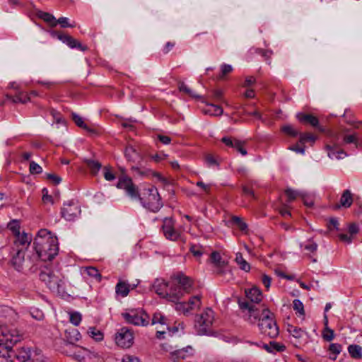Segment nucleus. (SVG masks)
<instances>
[{
    "instance_id": "4c0bfd02",
    "label": "nucleus",
    "mask_w": 362,
    "mask_h": 362,
    "mask_svg": "<svg viewBox=\"0 0 362 362\" xmlns=\"http://www.w3.org/2000/svg\"><path fill=\"white\" fill-rule=\"evenodd\" d=\"M37 16L40 18L42 19L45 22L49 23V25L52 27H54L53 25V23H55L56 19L52 14H51L49 13L44 12V11H40L38 13Z\"/></svg>"
},
{
    "instance_id": "1a4fd4ad",
    "label": "nucleus",
    "mask_w": 362,
    "mask_h": 362,
    "mask_svg": "<svg viewBox=\"0 0 362 362\" xmlns=\"http://www.w3.org/2000/svg\"><path fill=\"white\" fill-rule=\"evenodd\" d=\"M21 339L16 330H8L4 326L0 327V343L7 346L8 350H12L13 345L20 341Z\"/></svg>"
},
{
    "instance_id": "ddd939ff",
    "label": "nucleus",
    "mask_w": 362,
    "mask_h": 362,
    "mask_svg": "<svg viewBox=\"0 0 362 362\" xmlns=\"http://www.w3.org/2000/svg\"><path fill=\"white\" fill-rule=\"evenodd\" d=\"M53 37H57L59 40L62 41L64 43H66L71 48H77L83 52L86 51L88 49V47L86 45H83L79 41L74 39L69 35L64 34L62 32L58 31H52L51 33Z\"/></svg>"
},
{
    "instance_id": "09e8293b",
    "label": "nucleus",
    "mask_w": 362,
    "mask_h": 362,
    "mask_svg": "<svg viewBox=\"0 0 362 362\" xmlns=\"http://www.w3.org/2000/svg\"><path fill=\"white\" fill-rule=\"evenodd\" d=\"M322 337L327 341H332L334 337V331L329 327H325L322 333Z\"/></svg>"
},
{
    "instance_id": "0e129e2a",
    "label": "nucleus",
    "mask_w": 362,
    "mask_h": 362,
    "mask_svg": "<svg viewBox=\"0 0 362 362\" xmlns=\"http://www.w3.org/2000/svg\"><path fill=\"white\" fill-rule=\"evenodd\" d=\"M300 197H302L303 204L305 206H307L308 207H312L313 206L314 201L312 197H310L306 194H300Z\"/></svg>"
},
{
    "instance_id": "e433bc0d",
    "label": "nucleus",
    "mask_w": 362,
    "mask_h": 362,
    "mask_svg": "<svg viewBox=\"0 0 362 362\" xmlns=\"http://www.w3.org/2000/svg\"><path fill=\"white\" fill-rule=\"evenodd\" d=\"M231 222L236 225L241 231L247 232V225L240 217L233 216L231 218Z\"/></svg>"
},
{
    "instance_id": "f257e3e1",
    "label": "nucleus",
    "mask_w": 362,
    "mask_h": 362,
    "mask_svg": "<svg viewBox=\"0 0 362 362\" xmlns=\"http://www.w3.org/2000/svg\"><path fill=\"white\" fill-rule=\"evenodd\" d=\"M242 310H247L249 315L247 320L251 324L258 322V327L261 333L269 338L274 339L279 335V327L274 320V314L269 308L262 305V310L256 305H250L247 300H238Z\"/></svg>"
},
{
    "instance_id": "69168bd1",
    "label": "nucleus",
    "mask_w": 362,
    "mask_h": 362,
    "mask_svg": "<svg viewBox=\"0 0 362 362\" xmlns=\"http://www.w3.org/2000/svg\"><path fill=\"white\" fill-rule=\"evenodd\" d=\"M329 350L332 354H339L341 351V345L339 344H331Z\"/></svg>"
},
{
    "instance_id": "6e6552de",
    "label": "nucleus",
    "mask_w": 362,
    "mask_h": 362,
    "mask_svg": "<svg viewBox=\"0 0 362 362\" xmlns=\"http://www.w3.org/2000/svg\"><path fill=\"white\" fill-rule=\"evenodd\" d=\"M117 187L123 189L126 191L127 194L134 199H139L143 202V199L140 197L138 187L133 183L132 180L123 175L119 177Z\"/></svg>"
},
{
    "instance_id": "2f4dec72",
    "label": "nucleus",
    "mask_w": 362,
    "mask_h": 362,
    "mask_svg": "<svg viewBox=\"0 0 362 362\" xmlns=\"http://www.w3.org/2000/svg\"><path fill=\"white\" fill-rule=\"evenodd\" d=\"M263 348L268 352H273L274 350L276 351H284L286 346L280 344L276 341H270L269 344H263Z\"/></svg>"
},
{
    "instance_id": "603ef678",
    "label": "nucleus",
    "mask_w": 362,
    "mask_h": 362,
    "mask_svg": "<svg viewBox=\"0 0 362 362\" xmlns=\"http://www.w3.org/2000/svg\"><path fill=\"white\" fill-rule=\"evenodd\" d=\"M49 112L57 124H62L64 122V119L62 118L60 112L53 108H51Z\"/></svg>"
},
{
    "instance_id": "0eeeda50",
    "label": "nucleus",
    "mask_w": 362,
    "mask_h": 362,
    "mask_svg": "<svg viewBox=\"0 0 362 362\" xmlns=\"http://www.w3.org/2000/svg\"><path fill=\"white\" fill-rule=\"evenodd\" d=\"M125 320L134 325L146 326L149 322V316L143 310H132L129 313L122 314Z\"/></svg>"
},
{
    "instance_id": "9d476101",
    "label": "nucleus",
    "mask_w": 362,
    "mask_h": 362,
    "mask_svg": "<svg viewBox=\"0 0 362 362\" xmlns=\"http://www.w3.org/2000/svg\"><path fill=\"white\" fill-rule=\"evenodd\" d=\"M81 214V207L78 202L74 200L65 203L61 209L62 217L66 221H74Z\"/></svg>"
},
{
    "instance_id": "052dcab7",
    "label": "nucleus",
    "mask_w": 362,
    "mask_h": 362,
    "mask_svg": "<svg viewBox=\"0 0 362 362\" xmlns=\"http://www.w3.org/2000/svg\"><path fill=\"white\" fill-rule=\"evenodd\" d=\"M285 194L288 197V202H291L296 199L297 196H300L301 194L298 193L297 192L291 189H287L285 191Z\"/></svg>"
},
{
    "instance_id": "3c124183",
    "label": "nucleus",
    "mask_w": 362,
    "mask_h": 362,
    "mask_svg": "<svg viewBox=\"0 0 362 362\" xmlns=\"http://www.w3.org/2000/svg\"><path fill=\"white\" fill-rule=\"evenodd\" d=\"M29 170H30V173L33 175L40 174L42 172V167L40 166L37 163H36L34 161H31L30 163Z\"/></svg>"
},
{
    "instance_id": "13d9d810",
    "label": "nucleus",
    "mask_w": 362,
    "mask_h": 362,
    "mask_svg": "<svg viewBox=\"0 0 362 362\" xmlns=\"http://www.w3.org/2000/svg\"><path fill=\"white\" fill-rule=\"evenodd\" d=\"M194 257H201L203 254L202 247L200 245H192L189 249Z\"/></svg>"
},
{
    "instance_id": "c85d7f7f",
    "label": "nucleus",
    "mask_w": 362,
    "mask_h": 362,
    "mask_svg": "<svg viewBox=\"0 0 362 362\" xmlns=\"http://www.w3.org/2000/svg\"><path fill=\"white\" fill-rule=\"evenodd\" d=\"M6 98L11 100L13 103H21L25 104L30 100V96L27 93H24L23 92H20L14 96L6 95Z\"/></svg>"
},
{
    "instance_id": "79ce46f5",
    "label": "nucleus",
    "mask_w": 362,
    "mask_h": 362,
    "mask_svg": "<svg viewBox=\"0 0 362 362\" xmlns=\"http://www.w3.org/2000/svg\"><path fill=\"white\" fill-rule=\"evenodd\" d=\"M17 240L16 243H18L21 246H24L27 245L28 246L30 245L31 242V238L26 233L23 234H17Z\"/></svg>"
},
{
    "instance_id": "39448f33",
    "label": "nucleus",
    "mask_w": 362,
    "mask_h": 362,
    "mask_svg": "<svg viewBox=\"0 0 362 362\" xmlns=\"http://www.w3.org/2000/svg\"><path fill=\"white\" fill-rule=\"evenodd\" d=\"M40 279L46 284L50 290L59 292L60 284L62 280V274L59 272H55L49 268H45L40 272Z\"/></svg>"
},
{
    "instance_id": "58836bf2",
    "label": "nucleus",
    "mask_w": 362,
    "mask_h": 362,
    "mask_svg": "<svg viewBox=\"0 0 362 362\" xmlns=\"http://www.w3.org/2000/svg\"><path fill=\"white\" fill-rule=\"evenodd\" d=\"M88 334L91 338L94 339L97 341H102L103 339V333L94 327L89 328Z\"/></svg>"
},
{
    "instance_id": "6e6d98bb",
    "label": "nucleus",
    "mask_w": 362,
    "mask_h": 362,
    "mask_svg": "<svg viewBox=\"0 0 362 362\" xmlns=\"http://www.w3.org/2000/svg\"><path fill=\"white\" fill-rule=\"evenodd\" d=\"M358 137L356 134H346L343 137V141L345 144H354L356 146Z\"/></svg>"
},
{
    "instance_id": "49530a36",
    "label": "nucleus",
    "mask_w": 362,
    "mask_h": 362,
    "mask_svg": "<svg viewBox=\"0 0 362 362\" xmlns=\"http://www.w3.org/2000/svg\"><path fill=\"white\" fill-rule=\"evenodd\" d=\"M81 315L78 312L70 313V322L75 326H78L81 321Z\"/></svg>"
},
{
    "instance_id": "9b49d317",
    "label": "nucleus",
    "mask_w": 362,
    "mask_h": 362,
    "mask_svg": "<svg viewBox=\"0 0 362 362\" xmlns=\"http://www.w3.org/2000/svg\"><path fill=\"white\" fill-rule=\"evenodd\" d=\"M115 342L122 348H129L134 343L132 331L127 327L121 328L115 336Z\"/></svg>"
},
{
    "instance_id": "680f3d73",
    "label": "nucleus",
    "mask_w": 362,
    "mask_h": 362,
    "mask_svg": "<svg viewBox=\"0 0 362 362\" xmlns=\"http://www.w3.org/2000/svg\"><path fill=\"white\" fill-rule=\"evenodd\" d=\"M204 160L209 166L219 165L218 162L216 160V159L212 154H206L205 156Z\"/></svg>"
},
{
    "instance_id": "4d7b16f0",
    "label": "nucleus",
    "mask_w": 362,
    "mask_h": 362,
    "mask_svg": "<svg viewBox=\"0 0 362 362\" xmlns=\"http://www.w3.org/2000/svg\"><path fill=\"white\" fill-rule=\"evenodd\" d=\"M104 177L107 181H112L115 179V174L110 170V166L104 167Z\"/></svg>"
},
{
    "instance_id": "bf43d9fd",
    "label": "nucleus",
    "mask_w": 362,
    "mask_h": 362,
    "mask_svg": "<svg viewBox=\"0 0 362 362\" xmlns=\"http://www.w3.org/2000/svg\"><path fill=\"white\" fill-rule=\"evenodd\" d=\"M233 71V68L229 64H223L221 66V72L218 76L219 79H223L226 75L230 73Z\"/></svg>"
},
{
    "instance_id": "4be33fe9",
    "label": "nucleus",
    "mask_w": 362,
    "mask_h": 362,
    "mask_svg": "<svg viewBox=\"0 0 362 362\" xmlns=\"http://www.w3.org/2000/svg\"><path fill=\"white\" fill-rule=\"evenodd\" d=\"M325 148L327 151L329 158L332 159H341L346 156V153L343 149L339 148L335 145L331 146L329 144H327Z\"/></svg>"
},
{
    "instance_id": "c756f323",
    "label": "nucleus",
    "mask_w": 362,
    "mask_h": 362,
    "mask_svg": "<svg viewBox=\"0 0 362 362\" xmlns=\"http://www.w3.org/2000/svg\"><path fill=\"white\" fill-rule=\"evenodd\" d=\"M317 137L312 133H300L299 135V144L305 146L306 143H310L313 145Z\"/></svg>"
},
{
    "instance_id": "b1692460",
    "label": "nucleus",
    "mask_w": 362,
    "mask_h": 362,
    "mask_svg": "<svg viewBox=\"0 0 362 362\" xmlns=\"http://www.w3.org/2000/svg\"><path fill=\"white\" fill-rule=\"evenodd\" d=\"M210 259L215 267L218 268L216 273L218 274H223V268L226 266V262L222 259L220 253L217 251H214L211 254Z\"/></svg>"
},
{
    "instance_id": "5fc2aeb1",
    "label": "nucleus",
    "mask_w": 362,
    "mask_h": 362,
    "mask_svg": "<svg viewBox=\"0 0 362 362\" xmlns=\"http://www.w3.org/2000/svg\"><path fill=\"white\" fill-rule=\"evenodd\" d=\"M83 352L86 354V359H95L96 360V362L101 361L98 354L97 353L90 351L86 349H83Z\"/></svg>"
},
{
    "instance_id": "ea45409f",
    "label": "nucleus",
    "mask_w": 362,
    "mask_h": 362,
    "mask_svg": "<svg viewBox=\"0 0 362 362\" xmlns=\"http://www.w3.org/2000/svg\"><path fill=\"white\" fill-rule=\"evenodd\" d=\"M177 300L175 303V309L177 311L182 312L184 314L188 313L190 310H193V307L189 305V303H187L186 302H182L180 303Z\"/></svg>"
},
{
    "instance_id": "8fccbe9b",
    "label": "nucleus",
    "mask_w": 362,
    "mask_h": 362,
    "mask_svg": "<svg viewBox=\"0 0 362 362\" xmlns=\"http://www.w3.org/2000/svg\"><path fill=\"white\" fill-rule=\"evenodd\" d=\"M255 52L261 54L266 61H269L273 54V52L272 50L263 49L260 48L256 49Z\"/></svg>"
},
{
    "instance_id": "393cba45",
    "label": "nucleus",
    "mask_w": 362,
    "mask_h": 362,
    "mask_svg": "<svg viewBox=\"0 0 362 362\" xmlns=\"http://www.w3.org/2000/svg\"><path fill=\"white\" fill-rule=\"evenodd\" d=\"M206 105L209 107L208 108H204L202 110V112L205 115H209L211 116L218 117L223 115V108L218 105H214L213 103H206Z\"/></svg>"
},
{
    "instance_id": "20e7f679",
    "label": "nucleus",
    "mask_w": 362,
    "mask_h": 362,
    "mask_svg": "<svg viewBox=\"0 0 362 362\" xmlns=\"http://www.w3.org/2000/svg\"><path fill=\"white\" fill-rule=\"evenodd\" d=\"M171 280L173 288H176V291H180L179 293L181 294L179 296V300L181 299L185 293H190L192 286V280L189 277L185 276L182 272H178L171 276Z\"/></svg>"
},
{
    "instance_id": "7ed1b4c3",
    "label": "nucleus",
    "mask_w": 362,
    "mask_h": 362,
    "mask_svg": "<svg viewBox=\"0 0 362 362\" xmlns=\"http://www.w3.org/2000/svg\"><path fill=\"white\" fill-rule=\"evenodd\" d=\"M155 292L160 297L166 298L171 302L179 300L181 295L176 288H173L172 284L163 279H156L153 285Z\"/></svg>"
},
{
    "instance_id": "338daca9",
    "label": "nucleus",
    "mask_w": 362,
    "mask_h": 362,
    "mask_svg": "<svg viewBox=\"0 0 362 362\" xmlns=\"http://www.w3.org/2000/svg\"><path fill=\"white\" fill-rule=\"evenodd\" d=\"M9 228L16 234H19L20 226L17 221H13L8 224Z\"/></svg>"
},
{
    "instance_id": "f8f14e48",
    "label": "nucleus",
    "mask_w": 362,
    "mask_h": 362,
    "mask_svg": "<svg viewBox=\"0 0 362 362\" xmlns=\"http://www.w3.org/2000/svg\"><path fill=\"white\" fill-rule=\"evenodd\" d=\"M214 313L211 309L206 308L203 313L197 316L196 323L199 326V332L206 334L207 329L212 325Z\"/></svg>"
},
{
    "instance_id": "f704fd0d",
    "label": "nucleus",
    "mask_w": 362,
    "mask_h": 362,
    "mask_svg": "<svg viewBox=\"0 0 362 362\" xmlns=\"http://www.w3.org/2000/svg\"><path fill=\"white\" fill-rule=\"evenodd\" d=\"M178 89L180 92H183L192 98H202L200 95L195 94L183 81L178 82Z\"/></svg>"
},
{
    "instance_id": "aec40b11",
    "label": "nucleus",
    "mask_w": 362,
    "mask_h": 362,
    "mask_svg": "<svg viewBox=\"0 0 362 362\" xmlns=\"http://www.w3.org/2000/svg\"><path fill=\"white\" fill-rule=\"evenodd\" d=\"M245 293L247 298L250 300L251 303H249L250 305H252V303L258 304L262 301V293L260 289L256 286L249 289H245Z\"/></svg>"
},
{
    "instance_id": "dca6fc26",
    "label": "nucleus",
    "mask_w": 362,
    "mask_h": 362,
    "mask_svg": "<svg viewBox=\"0 0 362 362\" xmlns=\"http://www.w3.org/2000/svg\"><path fill=\"white\" fill-rule=\"evenodd\" d=\"M13 352L15 354V356L21 361L25 362L28 360H32L33 362H41L42 361V356L40 358H37L36 359L34 358L35 355H40L37 353V351H31L29 348L22 347L21 349H17L16 351H13L11 352Z\"/></svg>"
},
{
    "instance_id": "7c9ffc66",
    "label": "nucleus",
    "mask_w": 362,
    "mask_h": 362,
    "mask_svg": "<svg viewBox=\"0 0 362 362\" xmlns=\"http://www.w3.org/2000/svg\"><path fill=\"white\" fill-rule=\"evenodd\" d=\"M71 116L72 119L78 127L86 130L88 132L95 133V130L88 127L81 116L74 112L72 113Z\"/></svg>"
},
{
    "instance_id": "e2e57ef3",
    "label": "nucleus",
    "mask_w": 362,
    "mask_h": 362,
    "mask_svg": "<svg viewBox=\"0 0 362 362\" xmlns=\"http://www.w3.org/2000/svg\"><path fill=\"white\" fill-rule=\"evenodd\" d=\"M72 357L79 362H86V354L83 352V349L77 353H74Z\"/></svg>"
},
{
    "instance_id": "c9c22d12",
    "label": "nucleus",
    "mask_w": 362,
    "mask_h": 362,
    "mask_svg": "<svg viewBox=\"0 0 362 362\" xmlns=\"http://www.w3.org/2000/svg\"><path fill=\"white\" fill-rule=\"evenodd\" d=\"M129 292V285L127 284L124 281H119L116 286V293L121 295L122 297H125Z\"/></svg>"
},
{
    "instance_id": "a878e982",
    "label": "nucleus",
    "mask_w": 362,
    "mask_h": 362,
    "mask_svg": "<svg viewBox=\"0 0 362 362\" xmlns=\"http://www.w3.org/2000/svg\"><path fill=\"white\" fill-rule=\"evenodd\" d=\"M83 274H86L90 277L95 279L98 281H100L102 276L99 271L94 267H83L81 269Z\"/></svg>"
},
{
    "instance_id": "cd10ccee",
    "label": "nucleus",
    "mask_w": 362,
    "mask_h": 362,
    "mask_svg": "<svg viewBox=\"0 0 362 362\" xmlns=\"http://www.w3.org/2000/svg\"><path fill=\"white\" fill-rule=\"evenodd\" d=\"M65 337L69 344H74L79 340L81 334L76 329L73 328L70 330H66Z\"/></svg>"
},
{
    "instance_id": "de8ad7c7",
    "label": "nucleus",
    "mask_w": 362,
    "mask_h": 362,
    "mask_svg": "<svg viewBox=\"0 0 362 362\" xmlns=\"http://www.w3.org/2000/svg\"><path fill=\"white\" fill-rule=\"evenodd\" d=\"M187 303H189V305L193 307V310L195 307L199 308L202 302H201V296H194L190 298V299L186 302Z\"/></svg>"
},
{
    "instance_id": "423d86ee",
    "label": "nucleus",
    "mask_w": 362,
    "mask_h": 362,
    "mask_svg": "<svg viewBox=\"0 0 362 362\" xmlns=\"http://www.w3.org/2000/svg\"><path fill=\"white\" fill-rule=\"evenodd\" d=\"M124 155L129 162L136 163V166H132V170L138 172L141 175H147L150 170L142 171L141 167L142 166V156L137 151V150L132 146H127L124 151Z\"/></svg>"
},
{
    "instance_id": "a211bd4d",
    "label": "nucleus",
    "mask_w": 362,
    "mask_h": 362,
    "mask_svg": "<svg viewBox=\"0 0 362 362\" xmlns=\"http://www.w3.org/2000/svg\"><path fill=\"white\" fill-rule=\"evenodd\" d=\"M221 141L227 146L234 148L243 156H246L247 153V150L244 148V145L245 144V141H241L236 139H232L231 137H223L222 138Z\"/></svg>"
},
{
    "instance_id": "6ab92c4d",
    "label": "nucleus",
    "mask_w": 362,
    "mask_h": 362,
    "mask_svg": "<svg viewBox=\"0 0 362 362\" xmlns=\"http://www.w3.org/2000/svg\"><path fill=\"white\" fill-rule=\"evenodd\" d=\"M354 202L353 194L349 189H345L340 198L339 203L333 206L334 210H338L341 207L349 208Z\"/></svg>"
},
{
    "instance_id": "f03ea898",
    "label": "nucleus",
    "mask_w": 362,
    "mask_h": 362,
    "mask_svg": "<svg viewBox=\"0 0 362 362\" xmlns=\"http://www.w3.org/2000/svg\"><path fill=\"white\" fill-rule=\"evenodd\" d=\"M37 257L42 261L52 260L59 252L58 241L47 229H40L33 242Z\"/></svg>"
},
{
    "instance_id": "412c9836",
    "label": "nucleus",
    "mask_w": 362,
    "mask_h": 362,
    "mask_svg": "<svg viewBox=\"0 0 362 362\" xmlns=\"http://www.w3.org/2000/svg\"><path fill=\"white\" fill-rule=\"evenodd\" d=\"M171 359L173 361H177L180 359H185L188 356H191L193 355V349L192 346H188L185 348L175 350L173 352H171Z\"/></svg>"
},
{
    "instance_id": "5701e85b",
    "label": "nucleus",
    "mask_w": 362,
    "mask_h": 362,
    "mask_svg": "<svg viewBox=\"0 0 362 362\" xmlns=\"http://www.w3.org/2000/svg\"><path fill=\"white\" fill-rule=\"evenodd\" d=\"M25 260V251L23 248L18 249L16 253L13 256L11 264L18 271L23 269V264Z\"/></svg>"
},
{
    "instance_id": "864d4df0",
    "label": "nucleus",
    "mask_w": 362,
    "mask_h": 362,
    "mask_svg": "<svg viewBox=\"0 0 362 362\" xmlns=\"http://www.w3.org/2000/svg\"><path fill=\"white\" fill-rule=\"evenodd\" d=\"M165 324V317L160 313H156L153 315L152 318V324Z\"/></svg>"
},
{
    "instance_id": "c03bdc74",
    "label": "nucleus",
    "mask_w": 362,
    "mask_h": 362,
    "mask_svg": "<svg viewBox=\"0 0 362 362\" xmlns=\"http://www.w3.org/2000/svg\"><path fill=\"white\" fill-rule=\"evenodd\" d=\"M293 310L298 313L300 316H305L304 305L300 300L295 299L293 301Z\"/></svg>"
},
{
    "instance_id": "774afa93",
    "label": "nucleus",
    "mask_w": 362,
    "mask_h": 362,
    "mask_svg": "<svg viewBox=\"0 0 362 362\" xmlns=\"http://www.w3.org/2000/svg\"><path fill=\"white\" fill-rule=\"evenodd\" d=\"M359 232V227L355 223H351L349 226V233L350 235H356Z\"/></svg>"
},
{
    "instance_id": "37998d69",
    "label": "nucleus",
    "mask_w": 362,
    "mask_h": 362,
    "mask_svg": "<svg viewBox=\"0 0 362 362\" xmlns=\"http://www.w3.org/2000/svg\"><path fill=\"white\" fill-rule=\"evenodd\" d=\"M281 131L292 137H296L297 136L300 135V133L298 130L294 129V127L291 125H286L282 127Z\"/></svg>"
},
{
    "instance_id": "a19ab883",
    "label": "nucleus",
    "mask_w": 362,
    "mask_h": 362,
    "mask_svg": "<svg viewBox=\"0 0 362 362\" xmlns=\"http://www.w3.org/2000/svg\"><path fill=\"white\" fill-rule=\"evenodd\" d=\"M287 331L295 338L299 339L304 334V331L301 328L294 327L293 325H288Z\"/></svg>"
},
{
    "instance_id": "473e14b6",
    "label": "nucleus",
    "mask_w": 362,
    "mask_h": 362,
    "mask_svg": "<svg viewBox=\"0 0 362 362\" xmlns=\"http://www.w3.org/2000/svg\"><path fill=\"white\" fill-rule=\"evenodd\" d=\"M348 351L350 356L356 359L361 358L362 348L357 344H351L348 346Z\"/></svg>"
},
{
    "instance_id": "bb28decb",
    "label": "nucleus",
    "mask_w": 362,
    "mask_h": 362,
    "mask_svg": "<svg viewBox=\"0 0 362 362\" xmlns=\"http://www.w3.org/2000/svg\"><path fill=\"white\" fill-rule=\"evenodd\" d=\"M84 163H86L87 167L90 169V173L93 175H96L98 174V173L99 172V170H100V168H102L101 163L98 160H92V159H85Z\"/></svg>"
},
{
    "instance_id": "2eb2a0df",
    "label": "nucleus",
    "mask_w": 362,
    "mask_h": 362,
    "mask_svg": "<svg viewBox=\"0 0 362 362\" xmlns=\"http://www.w3.org/2000/svg\"><path fill=\"white\" fill-rule=\"evenodd\" d=\"M175 222L172 218H165L162 226L165 237L170 240L175 241L180 238V233L174 228Z\"/></svg>"
},
{
    "instance_id": "4468645a",
    "label": "nucleus",
    "mask_w": 362,
    "mask_h": 362,
    "mask_svg": "<svg viewBox=\"0 0 362 362\" xmlns=\"http://www.w3.org/2000/svg\"><path fill=\"white\" fill-rule=\"evenodd\" d=\"M148 202L146 204H144V206L153 212L158 211L162 206L158 189L155 187H152L148 189Z\"/></svg>"
},
{
    "instance_id": "72a5a7b5",
    "label": "nucleus",
    "mask_w": 362,
    "mask_h": 362,
    "mask_svg": "<svg viewBox=\"0 0 362 362\" xmlns=\"http://www.w3.org/2000/svg\"><path fill=\"white\" fill-rule=\"evenodd\" d=\"M235 262L242 270L246 272H248L250 270L251 267L250 264L244 259L243 255L240 252H238L236 254Z\"/></svg>"
},
{
    "instance_id": "a18cd8bd",
    "label": "nucleus",
    "mask_w": 362,
    "mask_h": 362,
    "mask_svg": "<svg viewBox=\"0 0 362 362\" xmlns=\"http://www.w3.org/2000/svg\"><path fill=\"white\" fill-rule=\"evenodd\" d=\"M57 24H59L63 28L75 27V25L69 23L68 18L66 17H61L58 20H56L53 25L55 27Z\"/></svg>"
},
{
    "instance_id": "f3484780",
    "label": "nucleus",
    "mask_w": 362,
    "mask_h": 362,
    "mask_svg": "<svg viewBox=\"0 0 362 362\" xmlns=\"http://www.w3.org/2000/svg\"><path fill=\"white\" fill-rule=\"evenodd\" d=\"M297 118L301 123L308 124L320 132H325V129L319 125V119L313 115L300 112L297 115Z\"/></svg>"
}]
</instances>
